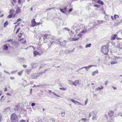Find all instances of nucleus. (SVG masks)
I'll return each instance as SVG.
<instances>
[{
    "mask_svg": "<svg viewBox=\"0 0 122 122\" xmlns=\"http://www.w3.org/2000/svg\"><path fill=\"white\" fill-rule=\"evenodd\" d=\"M109 46L108 45L103 46H102L101 51L103 54L105 55H108L109 52Z\"/></svg>",
    "mask_w": 122,
    "mask_h": 122,
    "instance_id": "nucleus-1",
    "label": "nucleus"
},
{
    "mask_svg": "<svg viewBox=\"0 0 122 122\" xmlns=\"http://www.w3.org/2000/svg\"><path fill=\"white\" fill-rule=\"evenodd\" d=\"M15 12V10L14 9H12L10 10L9 12L10 14L7 16V18L10 19L12 18H13L15 17L16 15L15 14H14Z\"/></svg>",
    "mask_w": 122,
    "mask_h": 122,
    "instance_id": "nucleus-2",
    "label": "nucleus"
},
{
    "mask_svg": "<svg viewBox=\"0 0 122 122\" xmlns=\"http://www.w3.org/2000/svg\"><path fill=\"white\" fill-rule=\"evenodd\" d=\"M10 119L12 122H18V121L17 116L14 113L11 115Z\"/></svg>",
    "mask_w": 122,
    "mask_h": 122,
    "instance_id": "nucleus-3",
    "label": "nucleus"
},
{
    "mask_svg": "<svg viewBox=\"0 0 122 122\" xmlns=\"http://www.w3.org/2000/svg\"><path fill=\"white\" fill-rule=\"evenodd\" d=\"M59 42V44L61 46H64L66 44V42L62 38H61L57 40Z\"/></svg>",
    "mask_w": 122,
    "mask_h": 122,
    "instance_id": "nucleus-4",
    "label": "nucleus"
},
{
    "mask_svg": "<svg viewBox=\"0 0 122 122\" xmlns=\"http://www.w3.org/2000/svg\"><path fill=\"white\" fill-rule=\"evenodd\" d=\"M35 20V19H33L31 21V26L33 27L36 26V22Z\"/></svg>",
    "mask_w": 122,
    "mask_h": 122,
    "instance_id": "nucleus-5",
    "label": "nucleus"
},
{
    "mask_svg": "<svg viewBox=\"0 0 122 122\" xmlns=\"http://www.w3.org/2000/svg\"><path fill=\"white\" fill-rule=\"evenodd\" d=\"M33 54L34 55V56H36L37 55H41L43 53V51H42L40 53L36 51H34L33 52Z\"/></svg>",
    "mask_w": 122,
    "mask_h": 122,
    "instance_id": "nucleus-6",
    "label": "nucleus"
},
{
    "mask_svg": "<svg viewBox=\"0 0 122 122\" xmlns=\"http://www.w3.org/2000/svg\"><path fill=\"white\" fill-rule=\"evenodd\" d=\"M18 40L20 41V42L22 44H25L26 42V41L25 39L24 38H18Z\"/></svg>",
    "mask_w": 122,
    "mask_h": 122,
    "instance_id": "nucleus-7",
    "label": "nucleus"
},
{
    "mask_svg": "<svg viewBox=\"0 0 122 122\" xmlns=\"http://www.w3.org/2000/svg\"><path fill=\"white\" fill-rule=\"evenodd\" d=\"M114 113V112L112 110L109 111L108 112V115L110 117H111L113 115Z\"/></svg>",
    "mask_w": 122,
    "mask_h": 122,
    "instance_id": "nucleus-8",
    "label": "nucleus"
},
{
    "mask_svg": "<svg viewBox=\"0 0 122 122\" xmlns=\"http://www.w3.org/2000/svg\"><path fill=\"white\" fill-rule=\"evenodd\" d=\"M51 36L47 34H46L44 35L43 39L45 40L46 39H49L50 38Z\"/></svg>",
    "mask_w": 122,
    "mask_h": 122,
    "instance_id": "nucleus-9",
    "label": "nucleus"
},
{
    "mask_svg": "<svg viewBox=\"0 0 122 122\" xmlns=\"http://www.w3.org/2000/svg\"><path fill=\"white\" fill-rule=\"evenodd\" d=\"M21 11L19 7H18L16 9L15 11L16 14H18L21 12Z\"/></svg>",
    "mask_w": 122,
    "mask_h": 122,
    "instance_id": "nucleus-10",
    "label": "nucleus"
},
{
    "mask_svg": "<svg viewBox=\"0 0 122 122\" xmlns=\"http://www.w3.org/2000/svg\"><path fill=\"white\" fill-rule=\"evenodd\" d=\"M117 35L116 34H114L112 35L111 37V39L112 40H113L115 39V38H116Z\"/></svg>",
    "mask_w": 122,
    "mask_h": 122,
    "instance_id": "nucleus-11",
    "label": "nucleus"
},
{
    "mask_svg": "<svg viewBox=\"0 0 122 122\" xmlns=\"http://www.w3.org/2000/svg\"><path fill=\"white\" fill-rule=\"evenodd\" d=\"M8 49V47L6 45H5L3 46V50L7 51Z\"/></svg>",
    "mask_w": 122,
    "mask_h": 122,
    "instance_id": "nucleus-12",
    "label": "nucleus"
},
{
    "mask_svg": "<svg viewBox=\"0 0 122 122\" xmlns=\"http://www.w3.org/2000/svg\"><path fill=\"white\" fill-rule=\"evenodd\" d=\"M79 81L78 80H76L74 82H73L72 84L75 86H76L77 85L79 84Z\"/></svg>",
    "mask_w": 122,
    "mask_h": 122,
    "instance_id": "nucleus-13",
    "label": "nucleus"
},
{
    "mask_svg": "<svg viewBox=\"0 0 122 122\" xmlns=\"http://www.w3.org/2000/svg\"><path fill=\"white\" fill-rule=\"evenodd\" d=\"M71 101L73 103H75V104H76L77 103H78V105H81V104L79 102H78V101H75L74 100H71Z\"/></svg>",
    "mask_w": 122,
    "mask_h": 122,
    "instance_id": "nucleus-14",
    "label": "nucleus"
},
{
    "mask_svg": "<svg viewBox=\"0 0 122 122\" xmlns=\"http://www.w3.org/2000/svg\"><path fill=\"white\" fill-rule=\"evenodd\" d=\"M97 3L100 4L101 5H103L104 4L103 2L101 0H98L96 2Z\"/></svg>",
    "mask_w": 122,
    "mask_h": 122,
    "instance_id": "nucleus-15",
    "label": "nucleus"
},
{
    "mask_svg": "<svg viewBox=\"0 0 122 122\" xmlns=\"http://www.w3.org/2000/svg\"><path fill=\"white\" fill-rule=\"evenodd\" d=\"M31 66V67L33 68H36L37 66L36 64L35 63L32 64Z\"/></svg>",
    "mask_w": 122,
    "mask_h": 122,
    "instance_id": "nucleus-16",
    "label": "nucleus"
},
{
    "mask_svg": "<svg viewBox=\"0 0 122 122\" xmlns=\"http://www.w3.org/2000/svg\"><path fill=\"white\" fill-rule=\"evenodd\" d=\"M98 72V70H97L95 71L92 72V75L93 76H94L96 74H97Z\"/></svg>",
    "mask_w": 122,
    "mask_h": 122,
    "instance_id": "nucleus-17",
    "label": "nucleus"
},
{
    "mask_svg": "<svg viewBox=\"0 0 122 122\" xmlns=\"http://www.w3.org/2000/svg\"><path fill=\"white\" fill-rule=\"evenodd\" d=\"M79 39V37H76L75 38H72L71 41H76L77 40H78Z\"/></svg>",
    "mask_w": 122,
    "mask_h": 122,
    "instance_id": "nucleus-18",
    "label": "nucleus"
},
{
    "mask_svg": "<svg viewBox=\"0 0 122 122\" xmlns=\"http://www.w3.org/2000/svg\"><path fill=\"white\" fill-rule=\"evenodd\" d=\"M66 8H65L64 9H60V11L63 13H65V12L66 11Z\"/></svg>",
    "mask_w": 122,
    "mask_h": 122,
    "instance_id": "nucleus-19",
    "label": "nucleus"
},
{
    "mask_svg": "<svg viewBox=\"0 0 122 122\" xmlns=\"http://www.w3.org/2000/svg\"><path fill=\"white\" fill-rule=\"evenodd\" d=\"M103 87L102 86H101L100 87H98L97 88V90H101L103 89Z\"/></svg>",
    "mask_w": 122,
    "mask_h": 122,
    "instance_id": "nucleus-20",
    "label": "nucleus"
},
{
    "mask_svg": "<svg viewBox=\"0 0 122 122\" xmlns=\"http://www.w3.org/2000/svg\"><path fill=\"white\" fill-rule=\"evenodd\" d=\"M22 35L23 33H19L18 35V36L19 37L18 38H20L22 36Z\"/></svg>",
    "mask_w": 122,
    "mask_h": 122,
    "instance_id": "nucleus-21",
    "label": "nucleus"
},
{
    "mask_svg": "<svg viewBox=\"0 0 122 122\" xmlns=\"http://www.w3.org/2000/svg\"><path fill=\"white\" fill-rule=\"evenodd\" d=\"M6 42H10L11 43V44H12V43H13V40L11 39H10V40H7L6 41Z\"/></svg>",
    "mask_w": 122,
    "mask_h": 122,
    "instance_id": "nucleus-22",
    "label": "nucleus"
},
{
    "mask_svg": "<svg viewBox=\"0 0 122 122\" xmlns=\"http://www.w3.org/2000/svg\"><path fill=\"white\" fill-rule=\"evenodd\" d=\"M114 16L115 20H116L117 18H119V16L116 14L114 15Z\"/></svg>",
    "mask_w": 122,
    "mask_h": 122,
    "instance_id": "nucleus-23",
    "label": "nucleus"
},
{
    "mask_svg": "<svg viewBox=\"0 0 122 122\" xmlns=\"http://www.w3.org/2000/svg\"><path fill=\"white\" fill-rule=\"evenodd\" d=\"M31 70H29L28 69H26V73L28 74H29L31 72Z\"/></svg>",
    "mask_w": 122,
    "mask_h": 122,
    "instance_id": "nucleus-24",
    "label": "nucleus"
},
{
    "mask_svg": "<svg viewBox=\"0 0 122 122\" xmlns=\"http://www.w3.org/2000/svg\"><path fill=\"white\" fill-rule=\"evenodd\" d=\"M91 44H87L85 46V47L87 48L88 47H90L91 46Z\"/></svg>",
    "mask_w": 122,
    "mask_h": 122,
    "instance_id": "nucleus-25",
    "label": "nucleus"
},
{
    "mask_svg": "<svg viewBox=\"0 0 122 122\" xmlns=\"http://www.w3.org/2000/svg\"><path fill=\"white\" fill-rule=\"evenodd\" d=\"M38 77V76H37L35 74H34L33 76H32V77L33 79H36Z\"/></svg>",
    "mask_w": 122,
    "mask_h": 122,
    "instance_id": "nucleus-26",
    "label": "nucleus"
},
{
    "mask_svg": "<svg viewBox=\"0 0 122 122\" xmlns=\"http://www.w3.org/2000/svg\"><path fill=\"white\" fill-rule=\"evenodd\" d=\"M93 66H94V65H90L88 66H86V67H85V68L86 69L87 68H88V69H89L90 68L92 67H93Z\"/></svg>",
    "mask_w": 122,
    "mask_h": 122,
    "instance_id": "nucleus-27",
    "label": "nucleus"
},
{
    "mask_svg": "<svg viewBox=\"0 0 122 122\" xmlns=\"http://www.w3.org/2000/svg\"><path fill=\"white\" fill-rule=\"evenodd\" d=\"M59 89L63 91H65L66 89V88L64 87L60 88Z\"/></svg>",
    "mask_w": 122,
    "mask_h": 122,
    "instance_id": "nucleus-28",
    "label": "nucleus"
},
{
    "mask_svg": "<svg viewBox=\"0 0 122 122\" xmlns=\"http://www.w3.org/2000/svg\"><path fill=\"white\" fill-rule=\"evenodd\" d=\"M117 63V62H115V61H112L110 63V64L111 65H113Z\"/></svg>",
    "mask_w": 122,
    "mask_h": 122,
    "instance_id": "nucleus-29",
    "label": "nucleus"
},
{
    "mask_svg": "<svg viewBox=\"0 0 122 122\" xmlns=\"http://www.w3.org/2000/svg\"><path fill=\"white\" fill-rule=\"evenodd\" d=\"M82 35L81 34V33H80L77 36L78 37H79V38H80L81 37Z\"/></svg>",
    "mask_w": 122,
    "mask_h": 122,
    "instance_id": "nucleus-30",
    "label": "nucleus"
},
{
    "mask_svg": "<svg viewBox=\"0 0 122 122\" xmlns=\"http://www.w3.org/2000/svg\"><path fill=\"white\" fill-rule=\"evenodd\" d=\"M8 24V22L7 21H6V22H5V23H4V27H5Z\"/></svg>",
    "mask_w": 122,
    "mask_h": 122,
    "instance_id": "nucleus-31",
    "label": "nucleus"
},
{
    "mask_svg": "<svg viewBox=\"0 0 122 122\" xmlns=\"http://www.w3.org/2000/svg\"><path fill=\"white\" fill-rule=\"evenodd\" d=\"M22 71H21L19 72L18 73V74L20 76L22 75Z\"/></svg>",
    "mask_w": 122,
    "mask_h": 122,
    "instance_id": "nucleus-32",
    "label": "nucleus"
},
{
    "mask_svg": "<svg viewBox=\"0 0 122 122\" xmlns=\"http://www.w3.org/2000/svg\"><path fill=\"white\" fill-rule=\"evenodd\" d=\"M4 97V96H3L1 97L0 99V101H3L4 100V99H3V98Z\"/></svg>",
    "mask_w": 122,
    "mask_h": 122,
    "instance_id": "nucleus-33",
    "label": "nucleus"
},
{
    "mask_svg": "<svg viewBox=\"0 0 122 122\" xmlns=\"http://www.w3.org/2000/svg\"><path fill=\"white\" fill-rule=\"evenodd\" d=\"M54 8V7L52 8H48L46 9V11H47L49 10H51L52 9H53Z\"/></svg>",
    "mask_w": 122,
    "mask_h": 122,
    "instance_id": "nucleus-34",
    "label": "nucleus"
},
{
    "mask_svg": "<svg viewBox=\"0 0 122 122\" xmlns=\"http://www.w3.org/2000/svg\"><path fill=\"white\" fill-rule=\"evenodd\" d=\"M21 19L20 18H19V19H18L17 20V22L16 23H17L18 22L20 21L21 20Z\"/></svg>",
    "mask_w": 122,
    "mask_h": 122,
    "instance_id": "nucleus-35",
    "label": "nucleus"
},
{
    "mask_svg": "<svg viewBox=\"0 0 122 122\" xmlns=\"http://www.w3.org/2000/svg\"><path fill=\"white\" fill-rule=\"evenodd\" d=\"M16 72H17L16 71H11V73L12 74H13L15 73Z\"/></svg>",
    "mask_w": 122,
    "mask_h": 122,
    "instance_id": "nucleus-36",
    "label": "nucleus"
},
{
    "mask_svg": "<svg viewBox=\"0 0 122 122\" xmlns=\"http://www.w3.org/2000/svg\"><path fill=\"white\" fill-rule=\"evenodd\" d=\"M94 6L96 7L97 8H98L99 7V6L97 5H94Z\"/></svg>",
    "mask_w": 122,
    "mask_h": 122,
    "instance_id": "nucleus-37",
    "label": "nucleus"
},
{
    "mask_svg": "<svg viewBox=\"0 0 122 122\" xmlns=\"http://www.w3.org/2000/svg\"><path fill=\"white\" fill-rule=\"evenodd\" d=\"M20 122H26V121L24 120H21L20 121Z\"/></svg>",
    "mask_w": 122,
    "mask_h": 122,
    "instance_id": "nucleus-38",
    "label": "nucleus"
},
{
    "mask_svg": "<svg viewBox=\"0 0 122 122\" xmlns=\"http://www.w3.org/2000/svg\"><path fill=\"white\" fill-rule=\"evenodd\" d=\"M116 38L117 39V40H122V38H119L118 37H116Z\"/></svg>",
    "mask_w": 122,
    "mask_h": 122,
    "instance_id": "nucleus-39",
    "label": "nucleus"
},
{
    "mask_svg": "<svg viewBox=\"0 0 122 122\" xmlns=\"http://www.w3.org/2000/svg\"><path fill=\"white\" fill-rule=\"evenodd\" d=\"M120 58V57H118L117 56H115L114 57V58L115 59H119V58Z\"/></svg>",
    "mask_w": 122,
    "mask_h": 122,
    "instance_id": "nucleus-40",
    "label": "nucleus"
},
{
    "mask_svg": "<svg viewBox=\"0 0 122 122\" xmlns=\"http://www.w3.org/2000/svg\"><path fill=\"white\" fill-rule=\"evenodd\" d=\"M20 30V28H19L17 30L16 32V33L17 34V33H18L19 31Z\"/></svg>",
    "mask_w": 122,
    "mask_h": 122,
    "instance_id": "nucleus-41",
    "label": "nucleus"
},
{
    "mask_svg": "<svg viewBox=\"0 0 122 122\" xmlns=\"http://www.w3.org/2000/svg\"><path fill=\"white\" fill-rule=\"evenodd\" d=\"M65 113L64 112H62L61 113V115L62 117H63L65 114Z\"/></svg>",
    "mask_w": 122,
    "mask_h": 122,
    "instance_id": "nucleus-42",
    "label": "nucleus"
},
{
    "mask_svg": "<svg viewBox=\"0 0 122 122\" xmlns=\"http://www.w3.org/2000/svg\"><path fill=\"white\" fill-rule=\"evenodd\" d=\"M41 24V23L40 22H36V26L37 25H38Z\"/></svg>",
    "mask_w": 122,
    "mask_h": 122,
    "instance_id": "nucleus-43",
    "label": "nucleus"
},
{
    "mask_svg": "<svg viewBox=\"0 0 122 122\" xmlns=\"http://www.w3.org/2000/svg\"><path fill=\"white\" fill-rule=\"evenodd\" d=\"M10 79L11 80H14L15 79V77H10Z\"/></svg>",
    "mask_w": 122,
    "mask_h": 122,
    "instance_id": "nucleus-44",
    "label": "nucleus"
},
{
    "mask_svg": "<svg viewBox=\"0 0 122 122\" xmlns=\"http://www.w3.org/2000/svg\"><path fill=\"white\" fill-rule=\"evenodd\" d=\"M87 102H88V100H87V99L85 101V104L86 105V104L87 103Z\"/></svg>",
    "mask_w": 122,
    "mask_h": 122,
    "instance_id": "nucleus-45",
    "label": "nucleus"
},
{
    "mask_svg": "<svg viewBox=\"0 0 122 122\" xmlns=\"http://www.w3.org/2000/svg\"><path fill=\"white\" fill-rule=\"evenodd\" d=\"M21 2V0H18V2L19 3H20Z\"/></svg>",
    "mask_w": 122,
    "mask_h": 122,
    "instance_id": "nucleus-46",
    "label": "nucleus"
},
{
    "mask_svg": "<svg viewBox=\"0 0 122 122\" xmlns=\"http://www.w3.org/2000/svg\"><path fill=\"white\" fill-rule=\"evenodd\" d=\"M35 105V104L34 103H32L31 104V106L32 107L34 106Z\"/></svg>",
    "mask_w": 122,
    "mask_h": 122,
    "instance_id": "nucleus-47",
    "label": "nucleus"
},
{
    "mask_svg": "<svg viewBox=\"0 0 122 122\" xmlns=\"http://www.w3.org/2000/svg\"><path fill=\"white\" fill-rule=\"evenodd\" d=\"M23 66L25 68H26L27 67V65H23Z\"/></svg>",
    "mask_w": 122,
    "mask_h": 122,
    "instance_id": "nucleus-48",
    "label": "nucleus"
},
{
    "mask_svg": "<svg viewBox=\"0 0 122 122\" xmlns=\"http://www.w3.org/2000/svg\"><path fill=\"white\" fill-rule=\"evenodd\" d=\"M87 120L86 119V118H82L81 119V120L83 121H85Z\"/></svg>",
    "mask_w": 122,
    "mask_h": 122,
    "instance_id": "nucleus-49",
    "label": "nucleus"
},
{
    "mask_svg": "<svg viewBox=\"0 0 122 122\" xmlns=\"http://www.w3.org/2000/svg\"><path fill=\"white\" fill-rule=\"evenodd\" d=\"M53 93V94L55 95L56 96H57V97H60V96H59L58 95L56 94H55V93Z\"/></svg>",
    "mask_w": 122,
    "mask_h": 122,
    "instance_id": "nucleus-50",
    "label": "nucleus"
},
{
    "mask_svg": "<svg viewBox=\"0 0 122 122\" xmlns=\"http://www.w3.org/2000/svg\"><path fill=\"white\" fill-rule=\"evenodd\" d=\"M72 10V9H69L68 12H71Z\"/></svg>",
    "mask_w": 122,
    "mask_h": 122,
    "instance_id": "nucleus-51",
    "label": "nucleus"
},
{
    "mask_svg": "<svg viewBox=\"0 0 122 122\" xmlns=\"http://www.w3.org/2000/svg\"><path fill=\"white\" fill-rule=\"evenodd\" d=\"M111 17L112 18V20H115L114 19V18L113 17V16H111Z\"/></svg>",
    "mask_w": 122,
    "mask_h": 122,
    "instance_id": "nucleus-52",
    "label": "nucleus"
},
{
    "mask_svg": "<svg viewBox=\"0 0 122 122\" xmlns=\"http://www.w3.org/2000/svg\"><path fill=\"white\" fill-rule=\"evenodd\" d=\"M112 88L114 90H115L117 89L115 87L113 86L112 87Z\"/></svg>",
    "mask_w": 122,
    "mask_h": 122,
    "instance_id": "nucleus-53",
    "label": "nucleus"
},
{
    "mask_svg": "<svg viewBox=\"0 0 122 122\" xmlns=\"http://www.w3.org/2000/svg\"><path fill=\"white\" fill-rule=\"evenodd\" d=\"M7 88H5V89H4V91H7Z\"/></svg>",
    "mask_w": 122,
    "mask_h": 122,
    "instance_id": "nucleus-54",
    "label": "nucleus"
},
{
    "mask_svg": "<svg viewBox=\"0 0 122 122\" xmlns=\"http://www.w3.org/2000/svg\"><path fill=\"white\" fill-rule=\"evenodd\" d=\"M6 94L7 95H8L9 96H10L11 95L10 94V93H7Z\"/></svg>",
    "mask_w": 122,
    "mask_h": 122,
    "instance_id": "nucleus-55",
    "label": "nucleus"
},
{
    "mask_svg": "<svg viewBox=\"0 0 122 122\" xmlns=\"http://www.w3.org/2000/svg\"><path fill=\"white\" fill-rule=\"evenodd\" d=\"M96 118V117H92V120H94Z\"/></svg>",
    "mask_w": 122,
    "mask_h": 122,
    "instance_id": "nucleus-56",
    "label": "nucleus"
},
{
    "mask_svg": "<svg viewBox=\"0 0 122 122\" xmlns=\"http://www.w3.org/2000/svg\"><path fill=\"white\" fill-rule=\"evenodd\" d=\"M2 119V117L0 115V122H1V120Z\"/></svg>",
    "mask_w": 122,
    "mask_h": 122,
    "instance_id": "nucleus-57",
    "label": "nucleus"
},
{
    "mask_svg": "<svg viewBox=\"0 0 122 122\" xmlns=\"http://www.w3.org/2000/svg\"><path fill=\"white\" fill-rule=\"evenodd\" d=\"M12 0V1H13V2H14V3H15L16 1V0Z\"/></svg>",
    "mask_w": 122,
    "mask_h": 122,
    "instance_id": "nucleus-58",
    "label": "nucleus"
},
{
    "mask_svg": "<svg viewBox=\"0 0 122 122\" xmlns=\"http://www.w3.org/2000/svg\"><path fill=\"white\" fill-rule=\"evenodd\" d=\"M5 72L7 73H8V74H10V73L6 71Z\"/></svg>",
    "mask_w": 122,
    "mask_h": 122,
    "instance_id": "nucleus-59",
    "label": "nucleus"
},
{
    "mask_svg": "<svg viewBox=\"0 0 122 122\" xmlns=\"http://www.w3.org/2000/svg\"><path fill=\"white\" fill-rule=\"evenodd\" d=\"M48 91L49 93H51L52 92L51 91V90H49Z\"/></svg>",
    "mask_w": 122,
    "mask_h": 122,
    "instance_id": "nucleus-60",
    "label": "nucleus"
},
{
    "mask_svg": "<svg viewBox=\"0 0 122 122\" xmlns=\"http://www.w3.org/2000/svg\"><path fill=\"white\" fill-rule=\"evenodd\" d=\"M3 15H4V14H3L0 16V17H2Z\"/></svg>",
    "mask_w": 122,
    "mask_h": 122,
    "instance_id": "nucleus-61",
    "label": "nucleus"
},
{
    "mask_svg": "<svg viewBox=\"0 0 122 122\" xmlns=\"http://www.w3.org/2000/svg\"><path fill=\"white\" fill-rule=\"evenodd\" d=\"M107 81H106L105 83V84L106 85L107 84Z\"/></svg>",
    "mask_w": 122,
    "mask_h": 122,
    "instance_id": "nucleus-62",
    "label": "nucleus"
},
{
    "mask_svg": "<svg viewBox=\"0 0 122 122\" xmlns=\"http://www.w3.org/2000/svg\"><path fill=\"white\" fill-rule=\"evenodd\" d=\"M30 10H33V8H32V7L30 9Z\"/></svg>",
    "mask_w": 122,
    "mask_h": 122,
    "instance_id": "nucleus-63",
    "label": "nucleus"
},
{
    "mask_svg": "<svg viewBox=\"0 0 122 122\" xmlns=\"http://www.w3.org/2000/svg\"><path fill=\"white\" fill-rule=\"evenodd\" d=\"M120 22L121 23L122 22V19L120 21Z\"/></svg>",
    "mask_w": 122,
    "mask_h": 122,
    "instance_id": "nucleus-64",
    "label": "nucleus"
}]
</instances>
